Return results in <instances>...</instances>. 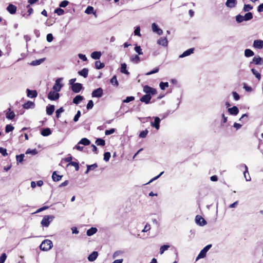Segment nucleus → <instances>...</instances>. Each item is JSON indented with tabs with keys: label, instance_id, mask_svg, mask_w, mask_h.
Listing matches in <instances>:
<instances>
[{
	"label": "nucleus",
	"instance_id": "nucleus-1",
	"mask_svg": "<svg viewBox=\"0 0 263 263\" xmlns=\"http://www.w3.org/2000/svg\"><path fill=\"white\" fill-rule=\"evenodd\" d=\"M253 18V14L251 12H248L244 15L238 14L236 16V21L237 23H240L243 21L251 20Z\"/></svg>",
	"mask_w": 263,
	"mask_h": 263
},
{
	"label": "nucleus",
	"instance_id": "nucleus-2",
	"mask_svg": "<svg viewBox=\"0 0 263 263\" xmlns=\"http://www.w3.org/2000/svg\"><path fill=\"white\" fill-rule=\"evenodd\" d=\"M52 246L53 244L52 241L50 240L46 239L42 242L40 247L41 250L46 251L51 249Z\"/></svg>",
	"mask_w": 263,
	"mask_h": 263
},
{
	"label": "nucleus",
	"instance_id": "nucleus-3",
	"mask_svg": "<svg viewBox=\"0 0 263 263\" xmlns=\"http://www.w3.org/2000/svg\"><path fill=\"white\" fill-rule=\"evenodd\" d=\"M54 216L53 215H45L43 217L41 224L42 226L48 227L50 222L53 220Z\"/></svg>",
	"mask_w": 263,
	"mask_h": 263
},
{
	"label": "nucleus",
	"instance_id": "nucleus-4",
	"mask_svg": "<svg viewBox=\"0 0 263 263\" xmlns=\"http://www.w3.org/2000/svg\"><path fill=\"white\" fill-rule=\"evenodd\" d=\"M62 80H63L62 78H60L57 79L55 80V84L53 86V87L52 89L53 90H54V91H56L57 92H59L61 90L62 87L63 86V84H61V82L62 81Z\"/></svg>",
	"mask_w": 263,
	"mask_h": 263
},
{
	"label": "nucleus",
	"instance_id": "nucleus-5",
	"mask_svg": "<svg viewBox=\"0 0 263 263\" xmlns=\"http://www.w3.org/2000/svg\"><path fill=\"white\" fill-rule=\"evenodd\" d=\"M143 91L146 95H154L156 94L157 91L155 88L151 87L147 85H145L143 87Z\"/></svg>",
	"mask_w": 263,
	"mask_h": 263
},
{
	"label": "nucleus",
	"instance_id": "nucleus-6",
	"mask_svg": "<svg viewBox=\"0 0 263 263\" xmlns=\"http://www.w3.org/2000/svg\"><path fill=\"white\" fill-rule=\"evenodd\" d=\"M59 93L53 90H51L48 95V98L50 100H57L59 98Z\"/></svg>",
	"mask_w": 263,
	"mask_h": 263
},
{
	"label": "nucleus",
	"instance_id": "nucleus-7",
	"mask_svg": "<svg viewBox=\"0 0 263 263\" xmlns=\"http://www.w3.org/2000/svg\"><path fill=\"white\" fill-rule=\"evenodd\" d=\"M103 89L101 88H99L94 90L91 95L92 97L101 98L103 95Z\"/></svg>",
	"mask_w": 263,
	"mask_h": 263
},
{
	"label": "nucleus",
	"instance_id": "nucleus-8",
	"mask_svg": "<svg viewBox=\"0 0 263 263\" xmlns=\"http://www.w3.org/2000/svg\"><path fill=\"white\" fill-rule=\"evenodd\" d=\"M82 88V85L79 83H75L71 86V89L75 93L79 92Z\"/></svg>",
	"mask_w": 263,
	"mask_h": 263
},
{
	"label": "nucleus",
	"instance_id": "nucleus-9",
	"mask_svg": "<svg viewBox=\"0 0 263 263\" xmlns=\"http://www.w3.org/2000/svg\"><path fill=\"white\" fill-rule=\"evenodd\" d=\"M195 221L198 224L201 226H203L205 225L206 223V221L204 220V219L199 215H197L196 216Z\"/></svg>",
	"mask_w": 263,
	"mask_h": 263
},
{
	"label": "nucleus",
	"instance_id": "nucleus-10",
	"mask_svg": "<svg viewBox=\"0 0 263 263\" xmlns=\"http://www.w3.org/2000/svg\"><path fill=\"white\" fill-rule=\"evenodd\" d=\"M152 29L154 32L156 33L158 35H161L163 33V31L161 29L159 28L156 24L155 23L152 25Z\"/></svg>",
	"mask_w": 263,
	"mask_h": 263
},
{
	"label": "nucleus",
	"instance_id": "nucleus-11",
	"mask_svg": "<svg viewBox=\"0 0 263 263\" xmlns=\"http://www.w3.org/2000/svg\"><path fill=\"white\" fill-rule=\"evenodd\" d=\"M253 47L256 49H262L263 48V41L260 40H255L253 42Z\"/></svg>",
	"mask_w": 263,
	"mask_h": 263
},
{
	"label": "nucleus",
	"instance_id": "nucleus-12",
	"mask_svg": "<svg viewBox=\"0 0 263 263\" xmlns=\"http://www.w3.org/2000/svg\"><path fill=\"white\" fill-rule=\"evenodd\" d=\"M160 122V118L159 117H155V118H154V121L152 122L151 124L153 127H155L156 129H159V127H160V125H159Z\"/></svg>",
	"mask_w": 263,
	"mask_h": 263
},
{
	"label": "nucleus",
	"instance_id": "nucleus-13",
	"mask_svg": "<svg viewBox=\"0 0 263 263\" xmlns=\"http://www.w3.org/2000/svg\"><path fill=\"white\" fill-rule=\"evenodd\" d=\"M157 44L159 45L166 47L168 45V41L166 37H161L157 41Z\"/></svg>",
	"mask_w": 263,
	"mask_h": 263
},
{
	"label": "nucleus",
	"instance_id": "nucleus-14",
	"mask_svg": "<svg viewBox=\"0 0 263 263\" xmlns=\"http://www.w3.org/2000/svg\"><path fill=\"white\" fill-rule=\"evenodd\" d=\"M237 4L236 0H227L226 5L230 8H234Z\"/></svg>",
	"mask_w": 263,
	"mask_h": 263
},
{
	"label": "nucleus",
	"instance_id": "nucleus-15",
	"mask_svg": "<svg viewBox=\"0 0 263 263\" xmlns=\"http://www.w3.org/2000/svg\"><path fill=\"white\" fill-rule=\"evenodd\" d=\"M16 7L12 4H9L7 7V10L11 14H15L16 13Z\"/></svg>",
	"mask_w": 263,
	"mask_h": 263
},
{
	"label": "nucleus",
	"instance_id": "nucleus-16",
	"mask_svg": "<svg viewBox=\"0 0 263 263\" xmlns=\"http://www.w3.org/2000/svg\"><path fill=\"white\" fill-rule=\"evenodd\" d=\"M228 111L230 115L233 116H236L239 112L238 108L236 106H233L232 108H228Z\"/></svg>",
	"mask_w": 263,
	"mask_h": 263
},
{
	"label": "nucleus",
	"instance_id": "nucleus-17",
	"mask_svg": "<svg viewBox=\"0 0 263 263\" xmlns=\"http://www.w3.org/2000/svg\"><path fill=\"white\" fill-rule=\"evenodd\" d=\"M98 256V253L97 251L92 252L88 257V260L89 261H95Z\"/></svg>",
	"mask_w": 263,
	"mask_h": 263
},
{
	"label": "nucleus",
	"instance_id": "nucleus-18",
	"mask_svg": "<svg viewBox=\"0 0 263 263\" xmlns=\"http://www.w3.org/2000/svg\"><path fill=\"white\" fill-rule=\"evenodd\" d=\"M27 97L30 98L36 97L37 93L36 90H31L29 89H27Z\"/></svg>",
	"mask_w": 263,
	"mask_h": 263
},
{
	"label": "nucleus",
	"instance_id": "nucleus-19",
	"mask_svg": "<svg viewBox=\"0 0 263 263\" xmlns=\"http://www.w3.org/2000/svg\"><path fill=\"white\" fill-rule=\"evenodd\" d=\"M242 166L245 167V171L243 172L244 177L246 179V180L247 181H249L251 180V177L249 174L248 171V167L245 164H242Z\"/></svg>",
	"mask_w": 263,
	"mask_h": 263
},
{
	"label": "nucleus",
	"instance_id": "nucleus-20",
	"mask_svg": "<svg viewBox=\"0 0 263 263\" xmlns=\"http://www.w3.org/2000/svg\"><path fill=\"white\" fill-rule=\"evenodd\" d=\"M194 50V48H190L184 52H183L182 54L179 55L180 58H183L184 57H187L188 55H191L192 53H193Z\"/></svg>",
	"mask_w": 263,
	"mask_h": 263
},
{
	"label": "nucleus",
	"instance_id": "nucleus-21",
	"mask_svg": "<svg viewBox=\"0 0 263 263\" xmlns=\"http://www.w3.org/2000/svg\"><path fill=\"white\" fill-rule=\"evenodd\" d=\"M152 99V96L149 95H145L141 99L140 101L142 102H144L146 104H148Z\"/></svg>",
	"mask_w": 263,
	"mask_h": 263
},
{
	"label": "nucleus",
	"instance_id": "nucleus-22",
	"mask_svg": "<svg viewBox=\"0 0 263 263\" xmlns=\"http://www.w3.org/2000/svg\"><path fill=\"white\" fill-rule=\"evenodd\" d=\"M35 106L34 103L30 101H28L27 103L23 105V107L25 109L33 108Z\"/></svg>",
	"mask_w": 263,
	"mask_h": 263
},
{
	"label": "nucleus",
	"instance_id": "nucleus-23",
	"mask_svg": "<svg viewBox=\"0 0 263 263\" xmlns=\"http://www.w3.org/2000/svg\"><path fill=\"white\" fill-rule=\"evenodd\" d=\"M101 56V53L100 51H94L91 53V57L93 59L98 60L100 58Z\"/></svg>",
	"mask_w": 263,
	"mask_h": 263
},
{
	"label": "nucleus",
	"instance_id": "nucleus-24",
	"mask_svg": "<svg viewBox=\"0 0 263 263\" xmlns=\"http://www.w3.org/2000/svg\"><path fill=\"white\" fill-rule=\"evenodd\" d=\"M15 117V114L13 111H11V108L8 109V111L6 114V118L8 119L12 120Z\"/></svg>",
	"mask_w": 263,
	"mask_h": 263
},
{
	"label": "nucleus",
	"instance_id": "nucleus-25",
	"mask_svg": "<svg viewBox=\"0 0 263 263\" xmlns=\"http://www.w3.org/2000/svg\"><path fill=\"white\" fill-rule=\"evenodd\" d=\"M90 143L89 140L86 138H82L79 142L78 144H82L84 145H88Z\"/></svg>",
	"mask_w": 263,
	"mask_h": 263
},
{
	"label": "nucleus",
	"instance_id": "nucleus-26",
	"mask_svg": "<svg viewBox=\"0 0 263 263\" xmlns=\"http://www.w3.org/2000/svg\"><path fill=\"white\" fill-rule=\"evenodd\" d=\"M88 69L87 68H83L81 71L78 72L79 75L83 76L84 78H86L88 76Z\"/></svg>",
	"mask_w": 263,
	"mask_h": 263
},
{
	"label": "nucleus",
	"instance_id": "nucleus-27",
	"mask_svg": "<svg viewBox=\"0 0 263 263\" xmlns=\"http://www.w3.org/2000/svg\"><path fill=\"white\" fill-rule=\"evenodd\" d=\"M130 60L134 63L138 64L140 62V58L138 55H133L130 57Z\"/></svg>",
	"mask_w": 263,
	"mask_h": 263
},
{
	"label": "nucleus",
	"instance_id": "nucleus-28",
	"mask_svg": "<svg viewBox=\"0 0 263 263\" xmlns=\"http://www.w3.org/2000/svg\"><path fill=\"white\" fill-rule=\"evenodd\" d=\"M126 67L127 65L125 63L121 64L120 68L121 72L126 74H129L128 71L126 70Z\"/></svg>",
	"mask_w": 263,
	"mask_h": 263
},
{
	"label": "nucleus",
	"instance_id": "nucleus-29",
	"mask_svg": "<svg viewBox=\"0 0 263 263\" xmlns=\"http://www.w3.org/2000/svg\"><path fill=\"white\" fill-rule=\"evenodd\" d=\"M253 62L256 65L261 64L263 61L260 57H255L253 59Z\"/></svg>",
	"mask_w": 263,
	"mask_h": 263
},
{
	"label": "nucleus",
	"instance_id": "nucleus-30",
	"mask_svg": "<svg viewBox=\"0 0 263 263\" xmlns=\"http://www.w3.org/2000/svg\"><path fill=\"white\" fill-rule=\"evenodd\" d=\"M54 110V106L53 105H50L46 107V112L48 115H51L53 114Z\"/></svg>",
	"mask_w": 263,
	"mask_h": 263
},
{
	"label": "nucleus",
	"instance_id": "nucleus-31",
	"mask_svg": "<svg viewBox=\"0 0 263 263\" xmlns=\"http://www.w3.org/2000/svg\"><path fill=\"white\" fill-rule=\"evenodd\" d=\"M83 100V97L81 96L78 95L73 99V103L76 104H78L81 101Z\"/></svg>",
	"mask_w": 263,
	"mask_h": 263
},
{
	"label": "nucleus",
	"instance_id": "nucleus-32",
	"mask_svg": "<svg viewBox=\"0 0 263 263\" xmlns=\"http://www.w3.org/2000/svg\"><path fill=\"white\" fill-rule=\"evenodd\" d=\"M97 232L96 228H91L87 231V235L89 236H92Z\"/></svg>",
	"mask_w": 263,
	"mask_h": 263
},
{
	"label": "nucleus",
	"instance_id": "nucleus-33",
	"mask_svg": "<svg viewBox=\"0 0 263 263\" xmlns=\"http://www.w3.org/2000/svg\"><path fill=\"white\" fill-rule=\"evenodd\" d=\"M45 60L44 58L40 59L39 60H34L31 62V65L32 66H36L42 63Z\"/></svg>",
	"mask_w": 263,
	"mask_h": 263
},
{
	"label": "nucleus",
	"instance_id": "nucleus-34",
	"mask_svg": "<svg viewBox=\"0 0 263 263\" xmlns=\"http://www.w3.org/2000/svg\"><path fill=\"white\" fill-rule=\"evenodd\" d=\"M110 83L116 86V87H118V85H119V83H118V81L117 80V77L116 76H114L110 80Z\"/></svg>",
	"mask_w": 263,
	"mask_h": 263
},
{
	"label": "nucleus",
	"instance_id": "nucleus-35",
	"mask_svg": "<svg viewBox=\"0 0 263 263\" xmlns=\"http://www.w3.org/2000/svg\"><path fill=\"white\" fill-rule=\"evenodd\" d=\"M62 176L57 175L56 172H54L52 175V178L54 181H58L62 178Z\"/></svg>",
	"mask_w": 263,
	"mask_h": 263
},
{
	"label": "nucleus",
	"instance_id": "nucleus-36",
	"mask_svg": "<svg viewBox=\"0 0 263 263\" xmlns=\"http://www.w3.org/2000/svg\"><path fill=\"white\" fill-rule=\"evenodd\" d=\"M98 167V165L96 163H95L92 165H88L87 166V170L85 172L86 174H87L90 171L94 170L95 168H96Z\"/></svg>",
	"mask_w": 263,
	"mask_h": 263
},
{
	"label": "nucleus",
	"instance_id": "nucleus-37",
	"mask_svg": "<svg viewBox=\"0 0 263 263\" xmlns=\"http://www.w3.org/2000/svg\"><path fill=\"white\" fill-rule=\"evenodd\" d=\"M104 64L101 62L100 61H97L95 62V67L98 69H102L104 67Z\"/></svg>",
	"mask_w": 263,
	"mask_h": 263
},
{
	"label": "nucleus",
	"instance_id": "nucleus-38",
	"mask_svg": "<svg viewBox=\"0 0 263 263\" xmlns=\"http://www.w3.org/2000/svg\"><path fill=\"white\" fill-rule=\"evenodd\" d=\"M51 130L49 128H47L42 130L41 134L43 136H48L51 134Z\"/></svg>",
	"mask_w": 263,
	"mask_h": 263
},
{
	"label": "nucleus",
	"instance_id": "nucleus-39",
	"mask_svg": "<svg viewBox=\"0 0 263 263\" xmlns=\"http://www.w3.org/2000/svg\"><path fill=\"white\" fill-rule=\"evenodd\" d=\"M25 157L24 154H21L19 155H17L16 156V159L17 163H21L23 162L24 160V158Z\"/></svg>",
	"mask_w": 263,
	"mask_h": 263
},
{
	"label": "nucleus",
	"instance_id": "nucleus-40",
	"mask_svg": "<svg viewBox=\"0 0 263 263\" xmlns=\"http://www.w3.org/2000/svg\"><path fill=\"white\" fill-rule=\"evenodd\" d=\"M96 144L99 146H104L105 144V141L103 139L98 138L96 141Z\"/></svg>",
	"mask_w": 263,
	"mask_h": 263
},
{
	"label": "nucleus",
	"instance_id": "nucleus-41",
	"mask_svg": "<svg viewBox=\"0 0 263 263\" xmlns=\"http://www.w3.org/2000/svg\"><path fill=\"white\" fill-rule=\"evenodd\" d=\"M93 8L92 6H88L86 9L85 11V13L88 14H90L93 13L95 14V13L93 12Z\"/></svg>",
	"mask_w": 263,
	"mask_h": 263
},
{
	"label": "nucleus",
	"instance_id": "nucleus-42",
	"mask_svg": "<svg viewBox=\"0 0 263 263\" xmlns=\"http://www.w3.org/2000/svg\"><path fill=\"white\" fill-rule=\"evenodd\" d=\"M245 55L247 57H250L254 55V52L251 50L247 49L245 51Z\"/></svg>",
	"mask_w": 263,
	"mask_h": 263
},
{
	"label": "nucleus",
	"instance_id": "nucleus-43",
	"mask_svg": "<svg viewBox=\"0 0 263 263\" xmlns=\"http://www.w3.org/2000/svg\"><path fill=\"white\" fill-rule=\"evenodd\" d=\"M206 253L204 251H203V250H202L199 254H198V255L197 256V258H196V260L200 259V258H203L204 257H205L206 256Z\"/></svg>",
	"mask_w": 263,
	"mask_h": 263
},
{
	"label": "nucleus",
	"instance_id": "nucleus-44",
	"mask_svg": "<svg viewBox=\"0 0 263 263\" xmlns=\"http://www.w3.org/2000/svg\"><path fill=\"white\" fill-rule=\"evenodd\" d=\"M252 9H253V7L251 5L245 4L243 8V11L245 12H249V11L250 10H252Z\"/></svg>",
	"mask_w": 263,
	"mask_h": 263
},
{
	"label": "nucleus",
	"instance_id": "nucleus-45",
	"mask_svg": "<svg viewBox=\"0 0 263 263\" xmlns=\"http://www.w3.org/2000/svg\"><path fill=\"white\" fill-rule=\"evenodd\" d=\"M170 248V246L168 245H163L161 246L160 248V254H162L164 251L167 250Z\"/></svg>",
	"mask_w": 263,
	"mask_h": 263
},
{
	"label": "nucleus",
	"instance_id": "nucleus-46",
	"mask_svg": "<svg viewBox=\"0 0 263 263\" xmlns=\"http://www.w3.org/2000/svg\"><path fill=\"white\" fill-rule=\"evenodd\" d=\"M123 253V251H121V250L117 251L115 252L114 253V254H112V258H116L118 257L119 256H120V255L122 254Z\"/></svg>",
	"mask_w": 263,
	"mask_h": 263
},
{
	"label": "nucleus",
	"instance_id": "nucleus-47",
	"mask_svg": "<svg viewBox=\"0 0 263 263\" xmlns=\"http://www.w3.org/2000/svg\"><path fill=\"white\" fill-rule=\"evenodd\" d=\"M69 165H71V166H74L75 167V169H76V171H78L79 169V164L77 162H70L67 165V166H69Z\"/></svg>",
	"mask_w": 263,
	"mask_h": 263
},
{
	"label": "nucleus",
	"instance_id": "nucleus-48",
	"mask_svg": "<svg viewBox=\"0 0 263 263\" xmlns=\"http://www.w3.org/2000/svg\"><path fill=\"white\" fill-rule=\"evenodd\" d=\"M251 71L253 74L255 75V76L259 80L261 78L260 74L257 70L253 68L251 69Z\"/></svg>",
	"mask_w": 263,
	"mask_h": 263
},
{
	"label": "nucleus",
	"instance_id": "nucleus-49",
	"mask_svg": "<svg viewBox=\"0 0 263 263\" xmlns=\"http://www.w3.org/2000/svg\"><path fill=\"white\" fill-rule=\"evenodd\" d=\"M160 87L162 90H164L166 87L168 86V83L167 82H160L159 84Z\"/></svg>",
	"mask_w": 263,
	"mask_h": 263
},
{
	"label": "nucleus",
	"instance_id": "nucleus-50",
	"mask_svg": "<svg viewBox=\"0 0 263 263\" xmlns=\"http://www.w3.org/2000/svg\"><path fill=\"white\" fill-rule=\"evenodd\" d=\"M14 129V127L11 125L8 124L6 126L5 132L6 133H9L12 131Z\"/></svg>",
	"mask_w": 263,
	"mask_h": 263
},
{
	"label": "nucleus",
	"instance_id": "nucleus-51",
	"mask_svg": "<svg viewBox=\"0 0 263 263\" xmlns=\"http://www.w3.org/2000/svg\"><path fill=\"white\" fill-rule=\"evenodd\" d=\"M135 51L139 55H142L143 54L142 50L140 46H136L135 47Z\"/></svg>",
	"mask_w": 263,
	"mask_h": 263
},
{
	"label": "nucleus",
	"instance_id": "nucleus-52",
	"mask_svg": "<svg viewBox=\"0 0 263 263\" xmlns=\"http://www.w3.org/2000/svg\"><path fill=\"white\" fill-rule=\"evenodd\" d=\"M110 157V153L109 152H106L104 154V160L106 162L109 161Z\"/></svg>",
	"mask_w": 263,
	"mask_h": 263
},
{
	"label": "nucleus",
	"instance_id": "nucleus-53",
	"mask_svg": "<svg viewBox=\"0 0 263 263\" xmlns=\"http://www.w3.org/2000/svg\"><path fill=\"white\" fill-rule=\"evenodd\" d=\"M26 154L35 155L37 154V151L35 149H32V150H31L30 149H28L26 152Z\"/></svg>",
	"mask_w": 263,
	"mask_h": 263
},
{
	"label": "nucleus",
	"instance_id": "nucleus-54",
	"mask_svg": "<svg viewBox=\"0 0 263 263\" xmlns=\"http://www.w3.org/2000/svg\"><path fill=\"white\" fill-rule=\"evenodd\" d=\"M54 12L58 15H62L64 14V11L61 8H57L54 10Z\"/></svg>",
	"mask_w": 263,
	"mask_h": 263
},
{
	"label": "nucleus",
	"instance_id": "nucleus-55",
	"mask_svg": "<svg viewBox=\"0 0 263 263\" xmlns=\"http://www.w3.org/2000/svg\"><path fill=\"white\" fill-rule=\"evenodd\" d=\"M159 68L158 67H156L153 70L146 73L145 74L146 76H148V75H151L152 74H154V73L158 72L159 71Z\"/></svg>",
	"mask_w": 263,
	"mask_h": 263
},
{
	"label": "nucleus",
	"instance_id": "nucleus-56",
	"mask_svg": "<svg viewBox=\"0 0 263 263\" xmlns=\"http://www.w3.org/2000/svg\"><path fill=\"white\" fill-rule=\"evenodd\" d=\"M135 97L133 96L127 97L125 100H123L124 103H128L130 101H134Z\"/></svg>",
	"mask_w": 263,
	"mask_h": 263
},
{
	"label": "nucleus",
	"instance_id": "nucleus-57",
	"mask_svg": "<svg viewBox=\"0 0 263 263\" xmlns=\"http://www.w3.org/2000/svg\"><path fill=\"white\" fill-rule=\"evenodd\" d=\"M69 4V2L67 1H63L60 4L59 6L60 7L65 8Z\"/></svg>",
	"mask_w": 263,
	"mask_h": 263
},
{
	"label": "nucleus",
	"instance_id": "nucleus-58",
	"mask_svg": "<svg viewBox=\"0 0 263 263\" xmlns=\"http://www.w3.org/2000/svg\"><path fill=\"white\" fill-rule=\"evenodd\" d=\"M6 258V254L5 253L2 254L1 256L0 257V263H4Z\"/></svg>",
	"mask_w": 263,
	"mask_h": 263
},
{
	"label": "nucleus",
	"instance_id": "nucleus-59",
	"mask_svg": "<svg viewBox=\"0 0 263 263\" xmlns=\"http://www.w3.org/2000/svg\"><path fill=\"white\" fill-rule=\"evenodd\" d=\"M148 134V130H143L142 132L140 133V135H139V137L140 138H145L147 134Z\"/></svg>",
	"mask_w": 263,
	"mask_h": 263
},
{
	"label": "nucleus",
	"instance_id": "nucleus-60",
	"mask_svg": "<svg viewBox=\"0 0 263 263\" xmlns=\"http://www.w3.org/2000/svg\"><path fill=\"white\" fill-rule=\"evenodd\" d=\"M80 116H81V111L80 110H78L77 111V114L75 115V116L73 118V121L74 122H77L78 121Z\"/></svg>",
	"mask_w": 263,
	"mask_h": 263
},
{
	"label": "nucleus",
	"instance_id": "nucleus-61",
	"mask_svg": "<svg viewBox=\"0 0 263 263\" xmlns=\"http://www.w3.org/2000/svg\"><path fill=\"white\" fill-rule=\"evenodd\" d=\"M64 109L63 107H61L59 109H57L56 111V116L57 118L60 117V115L61 113H62L64 111Z\"/></svg>",
	"mask_w": 263,
	"mask_h": 263
},
{
	"label": "nucleus",
	"instance_id": "nucleus-62",
	"mask_svg": "<svg viewBox=\"0 0 263 263\" xmlns=\"http://www.w3.org/2000/svg\"><path fill=\"white\" fill-rule=\"evenodd\" d=\"M0 153L4 156H6L8 155L6 149L3 147H0Z\"/></svg>",
	"mask_w": 263,
	"mask_h": 263
},
{
	"label": "nucleus",
	"instance_id": "nucleus-63",
	"mask_svg": "<svg viewBox=\"0 0 263 263\" xmlns=\"http://www.w3.org/2000/svg\"><path fill=\"white\" fill-rule=\"evenodd\" d=\"M47 41L48 42H51L52 41L53 39V35L51 33H49L47 35Z\"/></svg>",
	"mask_w": 263,
	"mask_h": 263
},
{
	"label": "nucleus",
	"instance_id": "nucleus-64",
	"mask_svg": "<svg viewBox=\"0 0 263 263\" xmlns=\"http://www.w3.org/2000/svg\"><path fill=\"white\" fill-rule=\"evenodd\" d=\"M150 229H151V226H150V224H148V223H147L145 226L144 229H143L142 232H146L148 231Z\"/></svg>",
	"mask_w": 263,
	"mask_h": 263
}]
</instances>
